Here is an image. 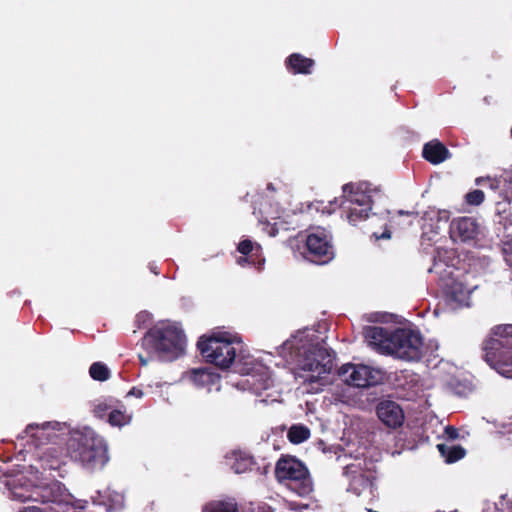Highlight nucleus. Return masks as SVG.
I'll use <instances>...</instances> for the list:
<instances>
[{
	"instance_id": "f257e3e1",
	"label": "nucleus",
	"mask_w": 512,
	"mask_h": 512,
	"mask_svg": "<svg viewBox=\"0 0 512 512\" xmlns=\"http://www.w3.org/2000/svg\"><path fill=\"white\" fill-rule=\"evenodd\" d=\"M279 354L293 366L296 379L302 383L324 385V378L334 367L335 353L319 343L312 329L297 331L280 347Z\"/></svg>"
},
{
	"instance_id": "f03ea898",
	"label": "nucleus",
	"mask_w": 512,
	"mask_h": 512,
	"mask_svg": "<svg viewBox=\"0 0 512 512\" xmlns=\"http://www.w3.org/2000/svg\"><path fill=\"white\" fill-rule=\"evenodd\" d=\"M69 438V427L60 422H44L42 424H29L24 435L19 439L26 440L25 446L29 450L34 449L33 456L36 465L31 469L41 468L44 471H58L62 477L61 468L66 465L68 458L67 441Z\"/></svg>"
},
{
	"instance_id": "7ed1b4c3",
	"label": "nucleus",
	"mask_w": 512,
	"mask_h": 512,
	"mask_svg": "<svg viewBox=\"0 0 512 512\" xmlns=\"http://www.w3.org/2000/svg\"><path fill=\"white\" fill-rule=\"evenodd\" d=\"M33 478L18 473L2 481L11 499L36 503L20 508L19 512H65L69 501L62 483L56 480L42 482L38 475Z\"/></svg>"
},
{
	"instance_id": "20e7f679",
	"label": "nucleus",
	"mask_w": 512,
	"mask_h": 512,
	"mask_svg": "<svg viewBox=\"0 0 512 512\" xmlns=\"http://www.w3.org/2000/svg\"><path fill=\"white\" fill-rule=\"evenodd\" d=\"M455 253L451 249L437 247L433 258V265L429 273L438 276L439 285L443 289L445 303L451 310L469 307L471 293L477 288L476 284L469 282L471 275L456 268L454 265Z\"/></svg>"
},
{
	"instance_id": "39448f33",
	"label": "nucleus",
	"mask_w": 512,
	"mask_h": 512,
	"mask_svg": "<svg viewBox=\"0 0 512 512\" xmlns=\"http://www.w3.org/2000/svg\"><path fill=\"white\" fill-rule=\"evenodd\" d=\"M198 349L207 362L221 369L229 368L235 363V369L242 367L247 356L243 355L241 339L226 331L213 332L210 336H202L198 343Z\"/></svg>"
},
{
	"instance_id": "423d86ee",
	"label": "nucleus",
	"mask_w": 512,
	"mask_h": 512,
	"mask_svg": "<svg viewBox=\"0 0 512 512\" xmlns=\"http://www.w3.org/2000/svg\"><path fill=\"white\" fill-rule=\"evenodd\" d=\"M67 445L70 459L89 471L103 468L109 460L105 441L91 429L69 430Z\"/></svg>"
},
{
	"instance_id": "0eeeda50",
	"label": "nucleus",
	"mask_w": 512,
	"mask_h": 512,
	"mask_svg": "<svg viewBox=\"0 0 512 512\" xmlns=\"http://www.w3.org/2000/svg\"><path fill=\"white\" fill-rule=\"evenodd\" d=\"M185 336L181 329L169 323H160L143 338V347L164 361H171L184 353Z\"/></svg>"
},
{
	"instance_id": "6e6552de",
	"label": "nucleus",
	"mask_w": 512,
	"mask_h": 512,
	"mask_svg": "<svg viewBox=\"0 0 512 512\" xmlns=\"http://www.w3.org/2000/svg\"><path fill=\"white\" fill-rule=\"evenodd\" d=\"M484 351L489 366L512 379V324L495 326L485 341Z\"/></svg>"
},
{
	"instance_id": "1a4fd4ad",
	"label": "nucleus",
	"mask_w": 512,
	"mask_h": 512,
	"mask_svg": "<svg viewBox=\"0 0 512 512\" xmlns=\"http://www.w3.org/2000/svg\"><path fill=\"white\" fill-rule=\"evenodd\" d=\"M340 207L350 224L366 220L372 210L370 185L367 182L345 184Z\"/></svg>"
},
{
	"instance_id": "9d476101",
	"label": "nucleus",
	"mask_w": 512,
	"mask_h": 512,
	"mask_svg": "<svg viewBox=\"0 0 512 512\" xmlns=\"http://www.w3.org/2000/svg\"><path fill=\"white\" fill-rule=\"evenodd\" d=\"M276 477L280 481H290L291 489L300 496L308 495L313 490L307 468L295 458H282L276 464Z\"/></svg>"
},
{
	"instance_id": "9b49d317",
	"label": "nucleus",
	"mask_w": 512,
	"mask_h": 512,
	"mask_svg": "<svg viewBox=\"0 0 512 512\" xmlns=\"http://www.w3.org/2000/svg\"><path fill=\"white\" fill-rule=\"evenodd\" d=\"M423 352L424 344L419 332L401 328L393 331L389 355L406 361H418L421 359Z\"/></svg>"
},
{
	"instance_id": "f8f14e48",
	"label": "nucleus",
	"mask_w": 512,
	"mask_h": 512,
	"mask_svg": "<svg viewBox=\"0 0 512 512\" xmlns=\"http://www.w3.org/2000/svg\"><path fill=\"white\" fill-rule=\"evenodd\" d=\"M376 466L372 460L355 457L344 468V474L349 480L347 490L359 496L368 490L375 480Z\"/></svg>"
},
{
	"instance_id": "ddd939ff",
	"label": "nucleus",
	"mask_w": 512,
	"mask_h": 512,
	"mask_svg": "<svg viewBox=\"0 0 512 512\" xmlns=\"http://www.w3.org/2000/svg\"><path fill=\"white\" fill-rule=\"evenodd\" d=\"M237 372L246 376L240 382L241 387L250 390L257 396H261L264 391L273 386L269 370L250 356H247L242 367L238 366Z\"/></svg>"
},
{
	"instance_id": "4468645a",
	"label": "nucleus",
	"mask_w": 512,
	"mask_h": 512,
	"mask_svg": "<svg viewBox=\"0 0 512 512\" xmlns=\"http://www.w3.org/2000/svg\"><path fill=\"white\" fill-rule=\"evenodd\" d=\"M339 376L350 386L366 388L381 383L383 372L364 364H344L339 369Z\"/></svg>"
},
{
	"instance_id": "2eb2a0df",
	"label": "nucleus",
	"mask_w": 512,
	"mask_h": 512,
	"mask_svg": "<svg viewBox=\"0 0 512 512\" xmlns=\"http://www.w3.org/2000/svg\"><path fill=\"white\" fill-rule=\"evenodd\" d=\"M306 248L307 258L317 264H325L334 257L331 236L323 228H317L306 237Z\"/></svg>"
},
{
	"instance_id": "dca6fc26",
	"label": "nucleus",
	"mask_w": 512,
	"mask_h": 512,
	"mask_svg": "<svg viewBox=\"0 0 512 512\" xmlns=\"http://www.w3.org/2000/svg\"><path fill=\"white\" fill-rule=\"evenodd\" d=\"M449 232L454 242L470 243L477 238L479 225L472 217H458L451 221Z\"/></svg>"
},
{
	"instance_id": "f3484780",
	"label": "nucleus",
	"mask_w": 512,
	"mask_h": 512,
	"mask_svg": "<svg viewBox=\"0 0 512 512\" xmlns=\"http://www.w3.org/2000/svg\"><path fill=\"white\" fill-rule=\"evenodd\" d=\"M364 337L369 346H371L377 352L385 355L390 354L393 340V331L390 332L387 329L379 326H370L365 328Z\"/></svg>"
},
{
	"instance_id": "a211bd4d",
	"label": "nucleus",
	"mask_w": 512,
	"mask_h": 512,
	"mask_svg": "<svg viewBox=\"0 0 512 512\" xmlns=\"http://www.w3.org/2000/svg\"><path fill=\"white\" fill-rule=\"evenodd\" d=\"M510 173L506 172L500 177H481L476 179V184L488 187L492 192L498 194L499 201L512 202V181L508 180Z\"/></svg>"
},
{
	"instance_id": "6ab92c4d",
	"label": "nucleus",
	"mask_w": 512,
	"mask_h": 512,
	"mask_svg": "<svg viewBox=\"0 0 512 512\" xmlns=\"http://www.w3.org/2000/svg\"><path fill=\"white\" fill-rule=\"evenodd\" d=\"M238 251L243 255L238 258L237 263L240 266L251 264L255 268L260 269L264 264L261 246L249 239L242 240L238 245Z\"/></svg>"
},
{
	"instance_id": "aec40b11",
	"label": "nucleus",
	"mask_w": 512,
	"mask_h": 512,
	"mask_svg": "<svg viewBox=\"0 0 512 512\" xmlns=\"http://www.w3.org/2000/svg\"><path fill=\"white\" fill-rule=\"evenodd\" d=\"M379 419L388 427L396 428L402 425L404 413L402 408L393 401H382L377 406Z\"/></svg>"
},
{
	"instance_id": "412c9836",
	"label": "nucleus",
	"mask_w": 512,
	"mask_h": 512,
	"mask_svg": "<svg viewBox=\"0 0 512 512\" xmlns=\"http://www.w3.org/2000/svg\"><path fill=\"white\" fill-rule=\"evenodd\" d=\"M195 387L219 390L220 376L207 368L193 369L185 376Z\"/></svg>"
},
{
	"instance_id": "4be33fe9",
	"label": "nucleus",
	"mask_w": 512,
	"mask_h": 512,
	"mask_svg": "<svg viewBox=\"0 0 512 512\" xmlns=\"http://www.w3.org/2000/svg\"><path fill=\"white\" fill-rule=\"evenodd\" d=\"M423 157L432 164H440L450 157L448 149L438 140L424 145Z\"/></svg>"
},
{
	"instance_id": "5701e85b",
	"label": "nucleus",
	"mask_w": 512,
	"mask_h": 512,
	"mask_svg": "<svg viewBox=\"0 0 512 512\" xmlns=\"http://www.w3.org/2000/svg\"><path fill=\"white\" fill-rule=\"evenodd\" d=\"M228 459L230 460L231 468L237 474L251 470L254 465L253 458L249 454L241 451L233 452Z\"/></svg>"
},
{
	"instance_id": "b1692460",
	"label": "nucleus",
	"mask_w": 512,
	"mask_h": 512,
	"mask_svg": "<svg viewBox=\"0 0 512 512\" xmlns=\"http://www.w3.org/2000/svg\"><path fill=\"white\" fill-rule=\"evenodd\" d=\"M287 65L294 73L309 74L311 68L314 65V61L310 58H306L301 54H292L287 59Z\"/></svg>"
},
{
	"instance_id": "393cba45",
	"label": "nucleus",
	"mask_w": 512,
	"mask_h": 512,
	"mask_svg": "<svg viewBox=\"0 0 512 512\" xmlns=\"http://www.w3.org/2000/svg\"><path fill=\"white\" fill-rule=\"evenodd\" d=\"M203 512H238V505L233 498L219 499L207 503Z\"/></svg>"
},
{
	"instance_id": "a878e982",
	"label": "nucleus",
	"mask_w": 512,
	"mask_h": 512,
	"mask_svg": "<svg viewBox=\"0 0 512 512\" xmlns=\"http://www.w3.org/2000/svg\"><path fill=\"white\" fill-rule=\"evenodd\" d=\"M450 218V213L447 210L436 209L434 207H429L422 216V219L425 223L431 222L430 226L433 230L438 229V223L440 222H448Z\"/></svg>"
},
{
	"instance_id": "bb28decb",
	"label": "nucleus",
	"mask_w": 512,
	"mask_h": 512,
	"mask_svg": "<svg viewBox=\"0 0 512 512\" xmlns=\"http://www.w3.org/2000/svg\"><path fill=\"white\" fill-rule=\"evenodd\" d=\"M132 415L127 413L123 405L116 406L112 409L108 416V422L111 426L123 427L131 422Z\"/></svg>"
},
{
	"instance_id": "cd10ccee",
	"label": "nucleus",
	"mask_w": 512,
	"mask_h": 512,
	"mask_svg": "<svg viewBox=\"0 0 512 512\" xmlns=\"http://www.w3.org/2000/svg\"><path fill=\"white\" fill-rule=\"evenodd\" d=\"M437 448L447 463H454L465 456V450L461 446L438 444Z\"/></svg>"
},
{
	"instance_id": "c85d7f7f",
	"label": "nucleus",
	"mask_w": 512,
	"mask_h": 512,
	"mask_svg": "<svg viewBox=\"0 0 512 512\" xmlns=\"http://www.w3.org/2000/svg\"><path fill=\"white\" fill-rule=\"evenodd\" d=\"M116 406L112 398L97 399L92 402V412L96 417L103 418L106 415L109 416L110 411Z\"/></svg>"
},
{
	"instance_id": "c756f323",
	"label": "nucleus",
	"mask_w": 512,
	"mask_h": 512,
	"mask_svg": "<svg viewBox=\"0 0 512 512\" xmlns=\"http://www.w3.org/2000/svg\"><path fill=\"white\" fill-rule=\"evenodd\" d=\"M287 437L291 443L299 444L310 437V430L304 425H293L289 429Z\"/></svg>"
},
{
	"instance_id": "7c9ffc66",
	"label": "nucleus",
	"mask_w": 512,
	"mask_h": 512,
	"mask_svg": "<svg viewBox=\"0 0 512 512\" xmlns=\"http://www.w3.org/2000/svg\"><path fill=\"white\" fill-rule=\"evenodd\" d=\"M89 374L96 381H106L110 377L109 368L101 362L93 363L90 366Z\"/></svg>"
},
{
	"instance_id": "2f4dec72",
	"label": "nucleus",
	"mask_w": 512,
	"mask_h": 512,
	"mask_svg": "<svg viewBox=\"0 0 512 512\" xmlns=\"http://www.w3.org/2000/svg\"><path fill=\"white\" fill-rule=\"evenodd\" d=\"M484 512H512V506L509 505L504 496H501L497 503H487Z\"/></svg>"
},
{
	"instance_id": "473e14b6",
	"label": "nucleus",
	"mask_w": 512,
	"mask_h": 512,
	"mask_svg": "<svg viewBox=\"0 0 512 512\" xmlns=\"http://www.w3.org/2000/svg\"><path fill=\"white\" fill-rule=\"evenodd\" d=\"M465 199L468 204L477 206L484 201V193L477 189L467 193Z\"/></svg>"
},
{
	"instance_id": "72a5a7b5",
	"label": "nucleus",
	"mask_w": 512,
	"mask_h": 512,
	"mask_svg": "<svg viewBox=\"0 0 512 512\" xmlns=\"http://www.w3.org/2000/svg\"><path fill=\"white\" fill-rule=\"evenodd\" d=\"M506 263L512 267V242H505L503 246Z\"/></svg>"
},
{
	"instance_id": "f704fd0d",
	"label": "nucleus",
	"mask_w": 512,
	"mask_h": 512,
	"mask_svg": "<svg viewBox=\"0 0 512 512\" xmlns=\"http://www.w3.org/2000/svg\"><path fill=\"white\" fill-rule=\"evenodd\" d=\"M445 435L448 439L454 440L458 438L459 433L457 428L453 426H447L445 427Z\"/></svg>"
},
{
	"instance_id": "c9c22d12",
	"label": "nucleus",
	"mask_w": 512,
	"mask_h": 512,
	"mask_svg": "<svg viewBox=\"0 0 512 512\" xmlns=\"http://www.w3.org/2000/svg\"><path fill=\"white\" fill-rule=\"evenodd\" d=\"M281 225H282V223H280V222H275L272 226L267 225V228H269V230H268L269 235L275 236Z\"/></svg>"
},
{
	"instance_id": "e433bc0d",
	"label": "nucleus",
	"mask_w": 512,
	"mask_h": 512,
	"mask_svg": "<svg viewBox=\"0 0 512 512\" xmlns=\"http://www.w3.org/2000/svg\"><path fill=\"white\" fill-rule=\"evenodd\" d=\"M128 396H135L137 398H141L143 396V391L140 388L133 387L129 392Z\"/></svg>"
},
{
	"instance_id": "4c0bfd02",
	"label": "nucleus",
	"mask_w": 512,
	"mask_h": 512,
	"mask_svg": "<svg viewBox=\"0 0 512 512\" xmlns=\"http://www.w3.org/2000/svg\"><path fill=\"white\" fill-rule=\"evenodd\" d=\"M397 214H398L399 216L406 215V216H408V217H413V218H415V217L417 216V212H415V211H404V210H398V211H397Z\"/></svg>"
},
{
	"instance_id": "58836bf2",
	"label": "nucleus",
	"mask_w": 512,
	"mask_h": 512,
	"mask_svg": "<svg viewBox=\"0 0 512 512\" xmlns=\"http://www.w3.org/2000/svg\"><path fill=\"white\" fill-rule=\"evenodd\" d=\"M337 200H335L334 202H330L329 204V208L327 206H325L322 210L323 213H332L334 210H335V204H336Z\"/></svg>"
},
{
	"instance_id": "ea45409f",
	"label": "nucleus",
	"mask_w": 512,
	"mask_h": 512,
	"mask_svg": "<svg viewBox=\"0 0 512 512\" xmlns=\"http://www.w3.org/2000/svg\"><path fill=\"white\" fill-rule=\"evenodd\" d=\"M259 512H272L270 507L262 506L259 508Z\"/></svg>"
},
{
	"instance_id": "a19ab883",
	"label": "nucleus",
	"mask_w": 512,
	"mask_h": 512,
	"mask_svg": "<svg viewBox=\"0 0 512 512\" xmlns=\"http://www.w3.org/2000/svg\"><path fill=\"white\" fill-rule=\"evenodd\" d=\"M139 359L142 366H146L148 364V360L143 358L142 356H140Z\"/></svg>"
},
{
	"instance_id": "79ce46f5",
	"label": "nucleus",
	"mask_w": 512,
	"mask_h": 512,
	"mask_svg": "<svg viewBox=\"0 0 512 512\" xmlns=\"http://www.w3.org/2000/svg\"><path fill=\"white\" fill-rule=\"evenodd\" d=\"M150 270L155 274V275H158L159 274V271H157V268L155 265H150Z\"/></svg>"
},
{
	"instance_id": "37998d69",
	"label": "nucleus",
	"mask_w": 512,
	"mask_h": 512,
	"mask_svg": "<svg viewBox=\"0 0 512 512\" xmlns=\"http://www.w3.org/2000/svg\"><path fill=\"white\" fill-rule=\"evenodd\" d=\"M377 238H390V233L389 232H384L381 236H377Z\"/></svg>"
},
{
	"instance_id": "c03bdc74",
	"label": "nucleus",
	"mask_w": 512,
	"mask_h": 512,
	"mask_svg": "<svg viewBox=\"0 0 512 512\" xmlns=\"http://www.w3.org/2000/svg\"><path fill=\"white\" fill-rule=\"evenodd\" d=\"M508 433H512V424H510V427L507 430Z\"/></svg>"
},
{
	"instance_id": "a18cd8bd",
	"label": "nucleus",
	"mask_w": 512,
	"mask_h": 512,
	"mask_svg": "<svg viewBox=\"0 0 512 512\" xmlns=\"http://www.w3.org/2000/svg\"><path fill=\"white\" fill-rule=\"evenodd\" d=\"M509 173H510V178L508 180L512 181V170L509 171Z\"/></svg>"
},
{
	"instance_id": "49530a36",
	"label": "nucleus",
	"mask_w": 512,
	"mask_h": 512,
	"mask_svg": "<svg viewBox=\"0 0 512 512\" xmlns=\"http://www.w3.org/2000/svg\"><path fill=\"white\" fill-rule=\"evenodd\" d=\"M312 390L318 391V390H319V388H318V387H317V388L312 387Z\"/></svg>"
},
{
	"instance_id": "de8ad7c7",
	"label": "nucleus",
	"mask_w": 512,
	"mask_h": 512,
	"mask_svg": "<svg viewBox=\"0 0 512 512\" xmlns=\"http://www.w3.org/2000/svg\"><path fill=\"white\" fill-rule=\"evenodd\" d=\"M312 390L318 391V390H319V388H318V387H317V388L312 387Z\"/></svg>"
}]
</instances>
